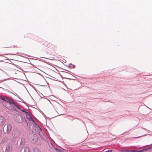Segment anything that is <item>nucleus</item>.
Instances as JSON below:
<instances>
[{
  "mask_svg": "<svg viewBox=\"0 0 152 152\" xmlns=\"http://www.w3.org/2000/svg\"><path fill=\"white\" fill-rule=\"evenodd\" d=\"M30 129L33 132L39 135L40 132L42 131L41 128L36 123L31 126Z\"/></svg>",
  "mask_w": 152,
  "mask_h": 152,
  "instance_id": "obj_1",
  "label": "nucleus"
},
{
  "mask_svg": "<svg viewBox=\"0 0 152 152\" xmlns=\"http://www.w3.org/2000/svg\"><path fill=\"white\" fill-rule=\"evenodd\" d=\"M15 120L19 123H21L23 120V116L19 114L15 115Z\"/></svg>",
  "mask_w": 152,
  "mask_h": 152,
  "instance_id": "obj_2",
  "label": "nucleus"
},
{
  "mask_svg": "<svg viewBox=\"0 0 152 152\" xmlns=\"http://www.w3.org/2000/svg\"><path fill=\"white\" fill-rule=\"evenodd\" d=\"M12 128V126L11 124H8L7 125V124H6L4 126V130L6 129L7 133H8L10 132Z\"/></svg>",
  "mask_w": 152,
  "mask_h": 152,
  "instance_id": "obj_3",
  "label": "nucleus"
},
{
  "mask_svg": "<svg viewBox=\"0 0 152 152\" xmlns=\"http://www.w3.org/2000/svg\"><path fill=\"white\" fill-rule=\"evenodd\" d=\"M12 149V145L11 143H8L6 148V152H11Z\"/></svg>",
  "mask_w": 152,
  "mask_h": 152,
  "instance_id": "obj_4",
  "label": "nucleus"
},
{
  "mask_svg": "<svg viewBox=\"0 0 152 152\" xmlns=\"http://www.w3.org/2000/svg\"><path fill=\"white\" fill-rule=\"evenodd\" d=\"M20 135V132L18 131H15L12 134L13 137L15 139L18 137Z\"/></svg>",
  "mask_w": 152,
  "mask_h": 152,
  "instance_id": "obj_5",
  "label": "nucleus"
},
{
  "mask_svg": "<svg viewBox=\"0 0 152 152\" xmlns=\"http://www.w3.org/2000/svg\"><path fill=\"white\" fill-rule=\"evenodd\" d=\"M5 123V119L4 117L0 116V125H2Z\"/></svg>",
  "mask_w": 152,
  "mask_h": 152,
  "instance_id": "obj_6",
  "label": "nucleus"
},
{
  "mask_svg": "<svg viewBox=\"0 0 152 152\" xmlns=\"http://www.w3.org/2000/svg\"><path fill=\"white\" fill-rule=\"evenodd\" d=\"M5 101L9 102L10 104H12V103H14V101L13 99L7 97H6Z\"/></svg>",
  "mask_w": 152,
  "mask_h": 152,
  "instance_id": "obj_7",
  "label": "nucleus"
},
{
  "mask_svg": "<svg viewBox=\"0 0 152 152\" xmlns=\"http://www.w3.org/2000/svg\"><path fill=\"white\" fill-rule=\"evenodd\" d=\"M31 140L34 142H36L37 140L36 135H31Z\"/></svg>",
  "mask_w": 152,
  "mask_h": 152,
  "instance_id": "obj_8",
  "label": "nucleus"
},
{
  "mask_svg": "<svg viewBox=\"0 0 152 152\" xmlns=\"http://www.w3.org/2000/svg\"><path fill=\"white\" fill-rule=\"evenodd\" d=\"M152 148V147H149L148 148H145L144 149H143L142 150H137V152H143L144 151H146L150 149L151 148Z\"/></svg>",
  "mask_w": 152,
  "mask_h": 152,
  "instance_id": "obj_9",
  "label": "nucleus"
},
{
  "mask_svg": "<svg viewBox=\"0 0 152 152\" xmlns=\"http://www.w3.org/2000/svg\"><path fill=\"white\" fill-rule=\"evenodd\" d=\"M12 104L14 105L16 107H17L19 109H20V107H21L18 103H15L14 101V103Z\"/></svg>",
  "mask_w": 152,
  "mask_h": 152,
  "instance_id": "obj_10",
  "label": "nucleus"
},
{
  "mask_svg": "<svg viewBox=\"0 0 152 152\" xmlns=\"http://www.w3.org/2000/svg\"><path fill=\"white\" fill-rule=\"evenodd\" d=\"M24 152H29V148L28 147H25L24 148Z\"/></svg>",
  "mask_w": 152,
  "mask_h": 152,
  "instance_id": "obj_11",
  "label": "nucleus"
},
{
  "mask_svg": "<svg viewBox=\"0 0 152 152\" xmlns=\"http://www.w3.org/2000/svg\"><path fill=\"white\" fill-rule=\"evenodd\" d=\"M29 120V121H32L34 124H36V122L34 121L32 117L31 116V115H29V117L28 118Z\"/></svg>",
  "mask_w": 152,
  "mask_h": 152,
  "instance_id": "obj_12",
  "label": "nucleus"
},
{
  "mask_svg": "<svg viewBox=\"0 0 152 152\" xmlns=\"http://www.w3.org/2000/svg\"><path fill=\"white\" fill-rule=\"evenodd\" d=\"M34 152H40V151L38 148H35L34 149Z\"/></svg>",
  "mask_w": 152,
  "mask_h": 152,
  "instance_id": "obj_13",
  "label": "nucleus"
},
{
  "mask_svg": "<svg viewBox=\"0 0 152 152\" xmlns=\"http://www.w3.org/2000/svg\"><path fill=\"white\" fill-rule=\"evenodd\" d=\"M6 97H2V96H0V99H1L3 101H5V99H6Z\"/></svg>",
  "mask_w": 152,
  "mask_h": 152,
  "instance_id": "obj_14",
  "label": "nucleus"
},
{
  "mask_svg": "<svg viewBox=\"0 0 152 152\" xmlns=\"http://www.w3.org/2000/svg\"><path fill=\"white\" fill-rule=\"evenodd\" d=\"M129 152H137V150H129Z\"/></svg>",
  "mask_w": 152,
  "mask_h": 152,
  "instance_id": "obj_15",
  "label": "nucleus"
},
{
  "mask_svg": "<svg viewBox=\"0 0 152 152\" xmlns=\"http://www.w3.org/2000/svg\"><path fill=\"white\" fill-rule=\"evenodd\" d=\"M25 113L26 114V116H28L29 117V115H30L29 113L28 112L26 111V112H25Z\"/></svg>",
  "mask_w": 152,
  "mask_h": 152,
  "instance_id": "obj_16",
  "label": "nucleus"
},
{
  "mask_svg": "<svg viewBox=\"0 0 152 152\" xmlns=\"http://www.w3.org/2000/svg\"><path fill=\"white\" fill-rule=\"evenodd\" d=\"M21 107H20V109L21 111H22V112H24V113H25V112H26V111H25L24 109H21Z\"/></svg>",
  "mask_w": 152,
  "mask_h": 152,
  "instance_id": "obj_17",
  "label": "nucleus"
},
{
  "mask_svg": "<svg viewBox=\"0 0 152 152\" xmlns=\"http://www.w3.org/2000/svg\"><path fill=\"white\" fill-rule=\"evenodd\" d=\"M24 139H21V143H20V146L21 145V144H22L23 142L24 141Z\"/></svg>",
  "mask_w": 152,
  "mask_h": 152,
  "instance_id": "obj_18",
  "label": "nucleus"
},
{
  "mask_svg": "<svg viewBox=\"0 0 152 152\" xmlns=\"http://www.w3.org/2000/svg\"><path fill=\"white\" fill-rule=\"evenodd\" d=\"M111 151H112V150H108L105 151H104V152H111Z\"/></svg>",
  "mask_w": 152,
  "mask_h": 152,
  "instance_id": "obj_19",
  "label": "nucleus"
},
{
  "mask_svg": "<svg viewBox=\"0 0 152 152\" xmlns=\"http://www.w3.org/2000/svg\"><path fill=\"white\" fill-rule=\"evenodd\" d=\"M126 150H121L119 152H125Z\"/></svg>",
  "mask_w": 152,
  "mask_h": 152,
  "instance_id": "obj_20",
  "label": "nucleus"
},
{
  "mask_svg": "<svg viewBox=\"0 0 152 152\" xmlns=\"http://www.w3.org/2000/svg\"><path fill=\"white\" fill-rule=\"evenodd\" d=\"M70 65H72V64H69V65L68 66V67H70V68H71V67L70 66Z\"/></svg>",
  "mask_w": 152,
  "mask_h": 152,
  "instance_id": "obj_21",
  "label": "nucleus"
},
{
  "mask_svg": "<svg viewBox=\"0 0 152 152\" xmlns=\"http://www.w3.org/2000/svg\"><path fill=\"white\" fill-rule=\"evenodd\" d=\"M16 94V95H17V96H18V95H17V94Z\"/></svg>",
  "mask_w": 152,
  "mask_h": 152,
  "instance_id": "obj_22",
  "label": "nucleus"
}]
</instances>
